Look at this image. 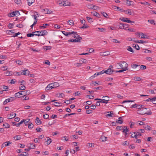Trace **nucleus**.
I'll return each mask as SVG.
<instances>
[{"label": "nucleus", "instance_id": "obj_63", "mask_svg": "<svg viewBox=\"0 0 156 156\" xmlns=\"http://www.w3.org/2000/svg\"><path fill=\"white\" fill-rule=\"evenodd\" d=\"M34 125L32 123H30L29 124L28 126V128L29 129H31L33 127Z\"/></svg>", "mask_w": 156, "mask_h": 156}, {"label": "nucleus", "instance_id": "obj_24", "mask_svg": "<svg viewBox=\"0 0 156 156\" xmlns=\"http://www.w3.org/2000/svg\"><path fill=\"white\" fill-rule=\"evenodd\" d=\"M22 73L24 75H28L29 74V72L27 70L23 71Z\"/></svg>", "mask_w": 156, "mask_h": 156}, {"label": "nucleus", "instance_id": "obj_51", "mask_svg": "<svg viewBox=\"0 0 156 156\" xmlns=\"http://www.w3.org/2000/svg\"><path fill=\"white\" fill-rule=\"evenodd\" d=\"M14 26V24L9 23L8 25V27L9 29H11Z\"/></svg>", "mask_w": 156, "mask_h": 156}, {"label": "nucleus", "instance_id": "obj_61", "mask_svg": "<svg viewBox=\"0 0 156 156\" xmlns=\"http://www.w3.org/2000/svg\"><path fill=\"white\" fill-rule=\"evenodd\" d=\"M43 116L44 118L45 119H47L49 117V115L48 114H46L45 115H44Z\"/></svg>", "mask_w": 156, "mask_h": 156}, {"label": "nucleus", "instance_id": "obj_22", "mask_svg": "<svg viewBox=\"0 0 156 156\" xmlns=\"http://www.w3.org/2000/svg\"><path fill=\"white\" fill-rule=\"evenodd\" d=\"M141 37L140 38H148V37L143 33H141Z\"/></svg>", "mask_w": 156, "mask_h": 156}, {"label": "nucleus", "instance_id": "obj_44", "mask_svg": "<svg viewBox=\"0 0 156 156\" xmlns=\"http://www.w3.org/2000/svg\"><path fill=\"white\" fill-rule=\"evenodd\" d=\"M64 96V95L62 93H60L58 94V98H63Z\"/></svg>", "mask_w": 156, "mask_h": 156}, {"label": "nucleus", "instance_id": "obj_29", "mask_svg": "<svg viewBox=\"0 0 156 156\" xmlns=\"http://www.w3.org/2000/svg\"><path fill=\"white\" fill-rule=\"evenodd\" d=\"M87 8L89 9H93L94 7V5L91 4H89L87 5Z\"/></svg>", "mask_w": 156, "mask_h": 156}, {"label": "nucleus", "instance_id": "obj_12", "mask_svg": "<svg viewBox=\"0 0 156 156\" xmlns=\"http://www.w3.org/2000/svg\"><path fill=\"white\" fill-rule=\"evenodd\" d=\"M52 84L51 83V84L48 85L47 87H46V90H50L54 88L53 86L52 85Z\"/></svg>", "mask_w": 156, "mask_h": 156}, {"label": "nucleus", "instance_id": "obj_19", "mask_svg": "<svg viewBox=\"0 0 156 156\" xmlns=\"http://www.w3.org/2000/svg\"><path fill=\"white\" fill-rule=\"evenodd\" d=\"M80 62L81 63V64L82 63H87V60L81 58L80 60Z\"/></svg>", "mask_w": 156, "mask_h": 156}, {"label": "nucleus", "instance_id": "obj_43", "mask_svg": "<svg viewBox=\"0 0 156 156\" xmlns=\"http://www.w3.org/2000/svg\"><path fill=\"white\" fill-rule=\"evenodd\" d=\"M87 146L89 147H94V144L93 143H88L87 145Z\"/></svg>", "mask_w": 156, "mask_h": 156}, {"label": "nucleus", "instance_id": "obj_15", "mask_svg": "<svg viewBox=\"0 0 156 156\" xmlns=\"http://www.w3.org/2000/svg\"><path fill=\"white\" fill-rule=\"evenodd\" d=\"M92 14L94 16L98 17H100V15L99 13L95 12V11H93V12H91Z\"/></svg>", "mask_w": 156, "mask_h": 156}, {"label": "nucleus", "instance_id": "obj_34", "mask_svg": "<svg viewBox=\"0 0 156 156\" xmlns=\"http://www.w3.org/2000/svg\"><path fill=\"white\" fill-rule=\"evenodd\" d=\"M7 99H8L9 102H10L15 100L16 99V98L15 97H11Z\"/></svg>", "mask_w": 156, "mask_h": 156}, {"label": "nucleus", "instance_id": "obj_14", "mask_svg": "<svg viewBox=\"0 0 156 156\" xmlns=\"http://www.w3.org/2000/svg\"><path fill=\"white\" fill-rule=\"evenodd\" d=\"M123 12L126 13V14H129L130 15H132V12L130 9H128L127 10H124Z\"/></svg>", "mask_w": 156, "mask_h": 156}, {"label": "nucleus", "instance_id": "obj_9", "mask_svg": "<svg viewBox=\"0 0 156 156\" xmlns=\"http://www.w3.org/2000/svg\"><path fill=\"white\" fill-rule=\"evenodd\" d=\"M82 38L81 37H79L78 39H74L69 40L68 41L69 42H80V40Z\"/></svg>", "mask_w": 156, "mask_h": 156}, {"label": "nucleus", "instance_id": "obj_32", "mask_svg": "<svg viewBox=\"0 0 156 156\" xmlns=\"http://www.w3.org/2000/svg\"><path fill=\"white\" fill-rule=\"evenodd\" d=\"M134 42L136 43H139L143 44L144 43H145L146 42L145 41H144L143 40H138L137 41H134Z\"/></svg>", "mask_w": 156, "mask_h": 156}, {"label": "nucleus", "instance_id": "obj_47", "mask_svg": "<svg viewBox=\"0 0 156 156\" xmlns=\"http://www.w3.org/2000/svg\"><path fill=\"white\" fill-rule=\"evenodd\" d=\"M22 86L20 87V90H25L26 89V87L25 86L23 85L22 84H21Z\"/></svg>", "mask_w": 156, "mask_h": 156}, {"label": "nucleus", "instance_id": "obj_17", "mask_svg": "<svg viewBox=\"0 0 156 156\" xmlns=\"http://www.w3.org/2000/svg\"><path fill=\"white\" fill-rule=\"evenodd\" d=\"M70 4L69 2L67 1H63L62 5L63 6H67L69 5Z\"/></svg>", "mask_w": 156, "mask_h": 156}, {"label": "nucleus", "instance_id": "obj_39", "mask_svg": "<svg viewBox=\"0 0 156 156\" xmlns=\"http://www.w3.org/2000/svg\"><path fill=\"white\" fill-rule=\"evenodd\" d=\"M28 5L29 6L31 5L34 1V0H27Z\"/></svg>", "mask_w": 156, "mask_h": 156}, {"label": "nucleus", "instance_id": "obj_8", "mask_svg": "<svg viewBox=\"0 0 156 156\" xmlns=\"http://www.w3.org/2000/svg\"><path fill=\"white\" fill-rule=\"evenodd\" d=\"M62 32L65 36L67 37H68L72 35V34L75 33L74 32H66L64 31H62Z\"/></svg>", "mask_w": 156, "mask_h": 156}, {"label": "nucleus", "instance_id": "obj_48", "mask_svg": "<svg viewBox=\"0 0 156 156\" xmlns=\"http://www.w3.org/2000/svg\"><path fill=\"white\" fill-rule=\"evenodd\" d=\"M115 9L116 8L118 9V10L120 11L123 12V11H124L123 10L121 9V8L119 7L115 6Z\"/></svg>", "mask_w": 156, "mask_h": 156}, {"label": "nucleus", "instance_id": "obj_30", "mask_svg": "<svg viewBox=\"0 0 156 156\" xmlns=\"http://www.w3.org/2000/svg\"><path fill=\"white\" fill-rule=\"evenodd\" d=\"M21 94H20V92H18L16 93L15 94V97H16L17 98H20L21 97Z\"/></svg>", "mask_w": 156, "mask_h": 156}, {"label": "nucleus", "instance_id": "obj_31", "mask_svg": "<svg viewBox=\"0 0 156 156\" xmlns=\"http://www.w3.org/2000/svg\"><path fill=\"white\" fill-rule=\"evenodd\" d=\"M16 62L17 64H18L20 65H23V62L20 61L19 60H16Z\"/></svg>", "mask_w": 156, "mask_h": 156}, {"label": "nucleus", "instance_id": "obj_20", "mask_svg": "<svg viewBox=\"0 0 156 156\" xmlns=\"http://www.w3.org/2000/svg\"><path fill=\"white\" fill-rule=\"evenodd\" d=\"M122 117H120L119 118V119L116 120V122L118 123L122 124L123 122L122 120Z\"/></svg>", "mask_w": 156, "mask_h": 156}, {"label": "nucleus", "instance_id": "obj_13", "mask_svg": "<svg viewBox=\"0 0 156 156\" xmlns=\"http://www.w3.org/2000/svg\"><path fill=\"white\" fill-rule=\"evenodd\" d=\"M109 55H110V52L108 51L101 53V55L102 56H106Z\"/></svg>", "mask_w": 156, "mask_h": 156}, {"label": "nucleus", "instance_id": "obj_26", "mask_svg": "<svg viewBox=\"0 0 156 156\" xmlns=\"http://www.w3.org/2000/svg\"><path fill=\"white\" fill-rule=\"evenodd\" d=\"M126 25H127V24H126L121 23L120 25L119 28L121 29H123L124 27Z\"/></svg>", "mask_w": 156, "mask_h": 156}, {"label": "nucleus", "instance_id": "obj_52", "mask_svg": "<svg viewBox=\"0 0 156 156\" xmlns=\"http://www.w3.org/2000/svg\"><path fill=\"white\" fill-rule=\"evenodd\" d=\"M6 76H11L12 75V72H8L5 73Z\"/></svg>", "mask_w": 156, "mask_h": 156}, {"label": "nucleus", "instance_id": "obj_16", "mask_svg": "<svg viewBox=\"0 0 156 156\" xmlns=\"http://www.w3.org/2000/svg\"><path fill=\"white\" fill-rule=\"evenodd\" d=\"M126 3L127 5L129 6H130L131 5H133L134 4V2L132 1L126 0Z\"/></svg>", "mask_w": 156, "mask_h": 156}, {"label": "nucleus", "instance_id": "obj_46", "mask_svg": "<svg viewBox=\"0 0 156 156\" xmlns=\"http://www.w3.org/2000/svg\"><path fill=\"white\" fill-rule=\"evenodd\" d=\"M27 92H28L27 91H21L20 92V94H21V95H23L25 96V94Z\"/></svg>", "mask_w": 156, "mask_h": 156}, {"label": "nucleus", "instance_id": "obj_53", "mask_svg": "<svg viewBox=\"0 0 156 156\" xmlns=\"http://www.w3.org/2000/svg\"><path fill=\"white\" fill-rule=\"evenodd\" d=\"M112 42L114 43H120V41H118L116 39H112Z\"/></svg>", "mask_w": 156, "mask_h": 156}, {"label": "nucleus", "instance_id": "obj_6", "mask_svg": "<svg viewBox=\"0 0 156 156\" xmlns=\"http://www.w3.org/2000/svg\"><path fill=\"white\" fill-rule=\"evenodd\" d=\"M120 20L125 22H126L129 23H134V21H131L128 19V18L126 17H122L120 18Z\"/></svg>", "mask_w": 156, "mask_h": 156}, {"label": "nucleus", "instance_id": "obj_2", "mask_svg": "<svg viewBox=\"0 0 156 156\" xmlns=\"http://www.w3.org/2000/svg\"><path fill=\"white\" fill-rule=\"evenodd\" d=\"M149 110L148 108H144V106H143L141 109H138L137 110V113L139 114L150 115L151 114L152 112L151 111H149Z\"/></svg>", "mask_w": 156, "mask_h": 156}, {"label": "nucleus", "instance_id": "obj_36", "mask_svg": "<svg viewBox=\"0 0 156 156\" xmlns=\"http://www.w3.org/2000/svg\"><path fill=\"white\" fill-rule=\"evenodd\" d=\"M127 49L128 51L131 52L133 53L134 52L132 48L130 46H128L127 48Z\"/></svg>", "mask_w": 156, "mask_h": 156}, {"label": "nucleus", "instance_id": "obj_4", "mask_svg": "<svg viewBox=\"0 0 156 156\" xmlns=\"http://www.w3.org/2000/svg\"><path fill=\"white\" fill-rule=\"evenodd\" d=\"M102 99L96 98L94 100H99L102 101H101V103H104L107 104L108 103V101L109 100V98L107 96H104L102 98Z\"/></svg>", "mask_w": 156, "mask_h": 156}, {"label": "nucleus", "instance_id": "obj_21", "mask_svg": "<svg viewBox=\"0 0 156 156\" xmlns=\"http://www.w3.org/2000/svg\"><path fill=\"white\" fill-rule=\"evenodd\" d=\"M131 136L132 138H135L136 139V138L138 137V134L136 132H133V133H132Z\"/></svg>", "mask_w": 156, "mask_h": 156}, {"label": "nucleus", "instance_id": "obj_1", "mask_svg": "<svg viewBox=\"0 0 156 156\" xmlns=\"http://www.w3.org/2000/svg\"><path fill=\"white\" fill-rule=\"evenodd\" d=\"M48 33L46 30H41L39 31H36L31 34H27V36L28 37H33L34 35L38 36H43L44 35H46Z\"/></svg>", "mask_w": 156, "mask_h": 156}, {"label": "nucleus", "instance_id": "obj_60", "mask_svg": "<svg viewBox=\"0 0 156 156\" xmlns=\"http://www.w3.org/2000/svg\"><path fill=\"white\" fill-rule=\"evenodd\" d=\"M87 97L88 98L93 99L94 98V96L92 95H87Z\"/></svg>", "mask_w": 156, "mask_h": 156}, {"label": "nucleus", "instance_id": "obj_49", "mask_svg": "<svg viewBox=\"0 0 156 156\" xmlns=\"http://www.w3.org/2000/svg\"><path fill=\"white\" fill-rule=\"evenodd\" d=\"M144 106L143 105H137V108L138 109H141Z\"/></svg>", "mask_w": 156, "mask_h": 156}, {"label": "nucleus", "instance_id": "obj_50", "mask_svg": "<svg viewBox=\"0 0 156 156\" xmlns=\"http://www.w3.org/2000/svg\"><path fill=\"white\" fill-rule=\"evenodd\" d=\"M15 16V12H13L9 14V16L10 17H13Z\"/></svg>", "mask_w": 156, "mask_h": 156}, {"label": "nucleus", "instance_id": "obj_40", "mask_svg": "<svg viewBox=\"0 0 156 156\" xmlns=\"http://www.w3.org/2000/svg\"><path fill=\"white\" fill-rule=\"evenodd\" d=\"M139 65H137L136 64H132L131 65V67L132 68L135 69L137 67L139 66Z\"/></svg>", "mask_w": 156, "mask_h": 156}, {"label": "nucleus", "instance_id": "obj_57", "mask_svg": "<svg viewBox=\"0 0 156 156\" xmlns=\"http://www.w3.org/2000/svg\"><path fill=\"white\" fill-rule=\"evenodd\" d=\"M14 12H15V16H18L20 15L19 12L18 11L16 10Z\"/></svg>", "mask_w": 156, "mask_h": 156}, {"label": "nucleus", "instance_id": "obj_41", "mask_svg": "<svg viewBox=\"0 0 156 156\" xmlns=\"http://www.w3.org/2000/svg\"><path fill=\"white\" fill-rule=\"evenodd\" d=\"M133 47L135 48L136 50H139L140 49V47L137 44H133Z\"/></svg>", "mask_w": 156, "mask_h": 156}, {"label": "nucleus", "instance_id": "obj_56", "mask_svg": "<svg viewBox=\"0 0 156 156\" xmlns=\"http://www.w3.org/2000/svg\"><path fill=\"white\" fill-rule=\"evenodd\" d=\"M15 2L18 5H20L21 2V0H14Z\"/></svg>", "mask_w": 156, "mask_h": 156}, {"label": "nucleus", "instance_id": "obj_33", "mask_svg": "<svg viewBox=\"0 0 156 156\" xmlns=\"http://www.w3.org/2000/svg\"><path fill=\"white\" fill-rule=\"evenodd\" d=\"M3 126L6 128H9L10 127V125L7 123H5V124H3Z\"/></svg>", "mask_w": 156, "mask_h": 156}, {"label": "nucleus", "instance_id": "obj_45", "mask_svg": "<svg viewBox=\"0 0 156 156\" xmlns=\"http://www.w3.org/2000/svg\"><path fill=\"white\" fill-rule=\"evenodd\" d=\"M48 139L47 140V144H49L51 142V140L50 138L49 137H48Z\"/></svg>", "mask_w": 156, "mask_h": 156}, {"label": "nucleus", "instance_id": "obj_62", "mask_svg": "<svg viewBox=\"0 0 156 156\" xmlns=\"http://www.w3.org/2000/svg\"><path fill=\"white\" fill-rule=\"evenodd\" d=\"M113 80V78L111 77H106L105 78V80L106 81H109Z\"/></svg>", "mask_w": 156, "mask_h": 156}, {"label": "nucleus", "instance_id": "obj_10", "mask_svg": "<svg viewBox=\"0 0 156 156\" xmlns=\"http://www.w3.org/2000/svg\"><path fill=\"white\" fill-rule=\"evenodd\" d=\"M105 73L106 74L111 75L114 71V70H112L111 69H108L105 70H104Z\"/></svg>", "mask_w": 156, "mask_h": 156}, {"label": "nucleus", "instance_id": "obj_11", "mask_svg": "<svg viewBox=\"0 0 156 156\" xmlns=\"http://www.w3.org/2000/svg\"><path fill=\"white\" fill-rule=\"evenodd\" d=\"M16 116V114L12 112L9 115H8L7 116L8 119H11L14 118Z\"/></svg>", "mask_w": 156, "mask_h": 156}, {"label": "nucleus", "instance_id": "obj_18", "mask_svg": "<svg viewBox=\"0 0 156 156\" xmlns=\"http://www.w3.org/2000/svg\"><path fill=\"white\" fill-rule=\"evenodd\" d=\"M74 33L72 34H73V37L74 38H76V39H78L79 37H80L79 36V35L77 34V32H76L73 31Z\"/></svg>", "mask_w": 156, "mask_h": 156}, {"label": "nucleus", "instance_id": "obj_64", "mask_svg": "<svg viewBox=\"0 0 156 156\" xmlns=\"http://www.w3.org/2000/svg\"><path fill=\"white\" fill-rule=\"evenodd\" d=\"M140 68L141 69H142V70H144L146 69V67L145 66L142 65L140 66Z\"/></svg>", "mask_w": 156, "mask_h": 156}, {"label": "nucleus", "instance_id": "obj_59", "mask_svg": "<svg viewBox=\"0 0 156 156\" xmlns=\"http://www.w3.org/2000/svg\"><path fill=\"white\" fill-rule=\"evenodd\" d=\"M87 18L88 21L90 23H91L93 21L92 19V18L90 17H87Z\"/></svg>", "mask_w": 156, "mask_h": 156}, {"label": "nucleus", "instance_id": "obj_58", "mask_svg": "<svg viewBox=\"0 0 156 156\" xmlns=\"http://www.w3.org/2000/svg\"><path fill=\"white\" fill-rule=\"evenodd\" d=\"M8 88V87L5 86H3L2 87L3 91H6Z\"/></svg>", "mask_w": 156, "mask_h": 156}, {"label": "nucleus", "instance_id": "obj_42", "mask_svg": "<svg viewBox=\"0 0 156 156\" xmlns=\"http://www.w3.org/2000/svg\"><path fill=\"white\" fill-rule=\"evenodd\" d=\"M30 120L28 119V120H26L25 119V122H24L26 126H27V125H29V124L30 122Z\"/></svg>", "mask_w": 156, "mask_h": 156}, {"label": "nucleus", "instance_id": "obj_28", "mask_svg": "<svg viewBox=\"0 0 156 156\" xmlns=\"http://www.w3.org/2000/svg\"><path fill=\"white\" fill-rule=\"evenodd\" d=\"M49 25L48 24H44L43 26H40V28L41 29H43L46 27V26H48Z\"/></svg>", "mask_w": 156, "mask_h": 156}, {"label": "nucleus", "instance_id": "obj_55", "mask_svg": "<svg viewBox=\"0 0 156 156\" xmlns=\"http://www.w3.org/2000/svg\"><path fill=\"white\" fill-rule=\"evenodd\" d=\"M134 79L136 81H140L141 80V79L140 77L138 76L134 77Z\"/></svg>", "mask_w": 156, "mask_h": 156}, {"label": "nucleus", "instance_id": "obj_38", "mask_svg": "<svg viewBox=\"0 0 156 156\" xmlns=\"http://www.w3.org/2000/svg\"><path fill=\"white\" fill-rule=\"evenodd\" d=\"M54 104H55L54 105L55 106H60L61 105H62V103H59L57 102H55Z\"/></svg>", "mask_w": 156, "mask_h": 156}, {"label": "nucleus", "instance_id": "obj_27", "mask_svg": "<svg viewBox=\"0 0 156 156\" xmlns=\"http://www.w3.org/2000/svg\"><path fill=\"white\" fill-rule=\"evenodd\" d=\"M51 84H52V85L53 86L54 88L58 87L59 86V84L57 82H54L52 83Z\"/></svg>", "mask_w": 156, "mask_h": 156}, {"label": "nucleus", "instance_id": "obj_23", "mask_svg": "<svg viewBox=\"0 0 156 156\" xmlns=\"http://www.w3.org/2000/svg\"><path fill=\"white\" fill-rule=\"evenodd\" d=\"M35 121V122L37 124H40L41 123V121L39 119L38 117L36 118Z\"/></svg>", "mask_w": 156, "mask_h": 156}, {"label": "nucleus", "instance_id": "obj_5", "mask_svg": "<svg viewBox=\"0 0 156 156\" xmlns=\"http://www.w3.org/2000/svg\"><path fill=\"white\" fill-rule=\"evenodd\" d=\"M116 129L118 130H123L122 132L125 133L126 134L127 132L128 131V129H127L126 126H124L122 127V126H117Z\"/></svg>", "mask_w": 156, "mask_h": 156}, {"label": "nucleus", "instance_id": "obj_37", "mask_svg": "<svg viewBox=\"0 0 156 156\" xmlns=\"http://www.w3.org/2000/svg\"><path fill=\"white\" fill-rule=\"evenodd\" d=\"M14 139L16 140H20L21 139L20 136L18 135L14 137Z\"/></svg>", "mask_w": 156, "mask_h": 156}, {"label": "nucleus", "instance_id": "obj_54", "mask_svg": "<svg viewBox=\"0 0 156 156\" xmlns=\"http://www.w3.org/2000/svg\"><path fill=\"white\" fill-rule=\"evenodd\" d=\"M69 23L70 25H73L74 24V22L72 20H70L69 21Z\"/></svg>", "mask_w": 156, "mask_h": 156}, {"label": "nucleus", "instance_id": "obj_7", "mask_svg": "<svg viewBox=\"0 0 156 156\" xmlns=\"http://www.w3.org/2000/svg\"><path fill=\"white\" fill-rule=\"evenodd\" d=\"M31 145H32V144H27V147H28V148L25 149V151H29L31 149H34L35 148V145H34L32 147H30V145L31 146Z\"/></svg>", "mask_w": 156, "mask_h": 156}, {"label": "nucleus", "instance_id": "obj_25", "mask_svg": "<svg viewBox=\"0 0 156 156\" xmlns=\"http://www.w3.org/2000/svg\"><path fill=\"white\" fill-rule=\"evenodd\" d=\"M144 128L145 130H150L151 129V127L147 125H144Z\"/></svg>", "mask_w": 156, "mask_h": 156}, {"label": "nucleus", "instance_id": "obj_3", "mask_svg": "<svg viewBox=\"0 0 156 156\" xmlns=\"http://www.w3.org/2000/svg\"><path fill=\"white\" fill-rule=\"evenodd\" d=\"M117 64L119 65L120 66V68H119V69H125L126 71L128 69V65L125 61H121Z\"/></svg>", "mask_w": 156, "mask_h": 156}, {"label": "nucleus", "instance_id": "obj_35", "mask_svg": "<svg viewBox=\"0 0 156 156\" xmlns=\"http://www.w3.org/2000/svg\"><path fill=\"white\" fill-rule=\"evenodd\" d=\"M107 137L104 136H102L101 137V139L102 141H105L106 140Z\"/></svg>", "mask_w": 156, "mask_h": 156}]
</instances>
